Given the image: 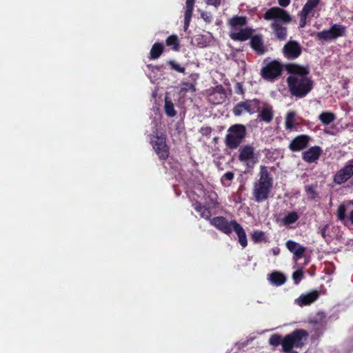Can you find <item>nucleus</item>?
Listing matches in <instances>:
<instances>
[{"instance_id": "obj_1", "label": "nucleus", "mask_w": 353, "mask_h": 353, "mask_svg": "<svg viewBox=\"0 0 353 353\" xmlns=\"http://www.w3.org/2000/svg\"><path fill=\"white\" fill-rule=\"evenodd\" d=\"M284 68L290 74L286 82L290 94L299 99L307 96L314 87V81L310 77L309 67L289 63L284 65Z\"/></svg>"}, {"instance_id": "obj_2", "label": "nucleus", "mask_w": 353, "mask_h": 353, "mask_svg": "<svg viewBox=\"0 0 353 353\" xmlns=\"http://www.w3.org/2000/svg\"><path fill=\"white\" fill-rule=\"evenodd\" d=\"M263 18L267 21L273 20L270 28L277 39L284 41L287 39L288 28L285 25L290 23L292 20L287 10L279 7H272L265 12Z\"/></svg>"}, {"instance_id": "obj_3", "label": "nucleus", "mask_w": 353, "mask_h": 353, "mask_svg": "<svg viewBox=\"0 0 353 353\" xmlns=\"http://www.w3.org/2000/svg\"><path fill=\"white\" fill-rule=\"evenodd\" d=\"M248 23L245 16L234 15L228 21L230 31L229 36L233 41H245L249 39L253 34L254 30L251 28H245Z\"/></svg>"}, {"instance_id": "obj_4", "label": "nucleus", "mask_w": 353, "mask_h": 353, "mask_svg": "<svg viewBox=\"0 0 353 353\" xmlns=\"http://www.w3.org/2000/svg\"><path fill=\"white\" fill-rule=\"evenodd\" d=\"M308 336V332L303 329H296L284 336L283 351L286 353H299L293 347L301 348Z\"/></svg>"}, {"instance_id": "obj_5", "label": "nucleus", "mask_w": 353, "mask_h": 353, "mask_svg": "<svg viewBox=\"0 0 353 353\" xmlns=\"http://www.w3.org/2000/svg\"><path fill=\"white\" fill-rule=\"evenodd\" d=\"M150 143L159 159L165 161L170 155V148L166 143V136L157 128L150 134Z\"/></svg>"}, {"instance_id": "obj_6", "label": "nucleus", "mask_w": 353, "mask_h": 353, "mask_svg": "<svg viewBox=\"0 0 353 353\" xmlns=\"http://www.w3.org/2000/svg\"><path fill=\"white\" fill-rule=\"evenodd\" d=\"M247 134V130L244 125L236 123L230 126L225 138V145L231 149H236L243 141Z\"/></svg>"}, {"instance_id": "obj_7", "label": "nucleus", "mask_w": 353, "mask_h": 353, "mask_svg": "<svg viewBox=\"0 0 353 353\" xmlns=\"http://www.w3.org/2000/svg\"><path fill=\"white\" fill-rule=\"evenodd\" d=\"M346 27L341 23L332 25L329 30H323L316 33V38L319 41H327L335 40L339 37H344Z\"/></svg>"}, {"instance_id": "obj_8", "label": "nucleus", "mask_w": 353, "mask_h": 353, "mask_svg": "<svg viewBox=\"0 0 353 353\" xmlns=\"http://www.w3.org/2000/svg\"><path fill=\"white\" fill-rule=\"evenodd\" d=\"M283 69V65L277 60L268 62L261 70L262 77L267 80H274L281 76Z\"/></svg>"}, {"instance_id": "obj_9", "label": "nucleus", "mask_w": 353, "mask_h": 353, "mask_svg": "<svg viewBox=\"0 0 353 353\" xmlns=\"http://www.w3.org/2000/svg\"><path fill=\"white\" fill-rule=\"evenodd\" d=\"M238 159L245 163L248 167H253L258 162L257 157L254 153V148L251 145L241 146L239 149Z\"/></svg>"}, {"instance_id": "obj_10", "label": "nucleus", "mask_w": 353, "mask_h": 353, "mask_svg": "<svg viewBox=\"0 0 353 353\" xmlns=\"http://www.w3.org/2000/svg\"><path fill=\"white\" fill-rule=\"evenodd\" d=\"M282 53L287 59L294 60L301 56L302 47L298 41L290 40L283 46Z\"/></svg>"}, {"instance_id": "obj_11", "label": "nucleus", "mask_w": 353, "mask_h": 353, "mask_svg": "<svg viewBox=\"0 0 353 353\" xmlns=\"http://www.w3.org/2000/svg\"><path fill=\"white\" fill-rule=\"evenodd\" d=\"M272 185L265 184L264 182H256L254 184L252 194L254 199L257 203H261L267 200L272 190Z\"/></svg>"}, {"instance_id": "obj_12", "label": "nucleus", "mask_w": 353, "mask_h": 353, "mask_svg": "<svg viewBox=\"0 0 353 353\" xmlns=\"http://www.w3.org/2000/svg\"><path fill=\"white\" fill-rule=\"evenodd\" d=\"M213 196L214 198L211 197L210 200L211 202L208 204V206H205L201 204L199 201H196L193 204V207L194 210L199 213L201 217L208 220L210 221V219H211L212 214L210 210L214 208H216L219 205V202L216 199V193L213 194Z\"/></svg>"}, {"instance_id": "obj_13", "label": "nucleus", "mask_w": 353, "mask_h": 353, "mask_svg": "<svg viewBox=\"0 0 353 353\" xmlns=\"http://www.w3.org/2000/svg\"><path fill=\"white\" fill-rule=\"evenodd\" d=\"M213 196L214 198L211 197L210 200L211 202L208 204V206H205L201 204L199 201H196L193 204V207L194 210L199 213L201 217L208 220L210 221V219H211L212 214L210 210L214 208H216L219 205V202L216 199V193L213 194Z\"/></svg>"}, {"instance_id": "obj_14", "label": "nucleus", "mask_w": 353, "mask_h": 353, "mask_svg": "<svg viewBox=\"0 0 353 353\" xmlns=\"http://www.w3.org/2000/svg\"><path fill=\"white\" fill-rule=\"evenodd\" d=\"M311 139L307 134H299L291 140L288 148L292 152H301L308 147Z\"/></svg>"}, {"instance_id": "obj_15", "label": "nucleus", "mask_w": 353, "mask_h": 353, "mask_svg": "<svg viewBox=\"0 0 353 353\" xmlns=\"http://www.w3.org/2000/svg\"><path fill=\"white\" fill-rule=\"evenodd\" d=\"M210 223L225 234L229 235L232 232L233 225L232 224V221L229 222L224 216H215L210 219Z\"/></svg>"}, {"instance_id": "obj_16", "label": "nucleus", "mask_w": 353, "mask_h": 353, "mask_svg": "<svg viewBox=\"0 0 353 353\" xmlns=\"http://www.w3.org/2000/svg\"><path fill=\"white\" fill-rule=\"evenodd\" d=\"M250 46L251 48L259 55L263 54L267 51V48L265 46L261 34H255L251 36L249 39Z\"/></svg>"}, {"instance_id": "obj_17", "label": "nucleus", "mask_w": 353, "mask_h": 353, "mask_svg": "<svg viewBox=\"0 0 353 353\" xmlns=\"http://www.w3.org/2000/svg\"><path fill=\"white\" fill-rule=\"evenodd\" d=\"M322 149L319 145L310 148L302 153V159L308 163H315L321 157Z\"/></svg>"}, {"instance_id": "obj_18", "label": "nucleus", "mask_w": 353, "mask_h": 353, "mask_svg": "<svg viewBox=\"0 0 353 353\" xmlns=\"http://www.w3.org/2000/svg\"><path fill=\"white\" fill-rule=\"evenodd\" d=\"M350 209L349 219L353 225V200H349L341 203L337 209L336 216L339 221H343L345 219V212Z\"/></svg>"}, {"instance_id": "obj_19", "label": "nucleus", "mask_w": 353, "mask_h": 353, "mask_svg": "<svg viewBox=\"0 0 353 353\" xmlns=\"http://www.w3.org/2000/svg\"><path fill=\"white\" fill-rule=\"evenodd\" d=\"M261 111L259 112L257 119L260 121L265 123H270L274 117V110L272 106L267 103H263L261 106Z\"/></svg>"}, {"instance_id": "obj_20", "label": "nucleus", "mask_w": 353, "mask_h": 353, "mask_svg": "<svg viewBox=\"0 0 353 353\" xmlns=\"http://www.w3.org/2000/svg\"><path fill=\"white\" fill-rule=\"evenodd\" d=\"M285 245L288 250L293 253L294 258L299 259L303 257L306 250L305 247L300 245L298 243L292 240H288Z\"/></svg>"}, {"instance_id": "obj_21", "label": "nucleus", "mask_w": 353, "mask_h": 353, "mask_svg": "<svg viewBox=\"0 0 353 353\" xmlns=\"http://www.w3.org/2000/svg\"><path fill=\"white\" fill-rule=\"evenodd\" d=\"M225 97L224 88L222 85H219L209 95V101L215 105L221 104L224 102Z\"/></svg>"}, {"instance_id": "obj_22", "label": "nucleus", "mask_w": 353, "mask_h": 353, "mask_svg": "<svg viewBox=\"0 0 353 353\" xmlns=\"http://www.w3.org/2000/svg\"><path fill=\"white\" fill-rule=\"evenodd\" d=\"M232 224L233 225L232 230L236 232L238 236L239 243L243 248H245L248 245V240L244 229L235 220H232Z\"/></svg>"}, {"instance_id": "obj_23", "label": "nucleus", "mask_w": 353, "mask_h": 353, "mask_svg": "<svg viewBox=\"0 0 353 353\" xmlns=\"http://www.w3.org/2000/svg\"><path fill=\"white\" fill-rule=\"evenodd\" d=\"M319 296L318 291L314 290L307 294H301L297 299L300 306L308 305L314 302Z\"/></svg>"}, {"instance_id": "obj_24", "label": "nucleus", "mask_w": 353, "mask_h": 353, "mask_svg": "<svg viewBox=\"0 0 353 353\" xmlns=\"http://www.w3.org/2000/svg\"><path fill=\"white\" fill-rule=\"evenodd\" d=\"M269 280L273 285L280 286L285 283L286 277L283 273L275 271L269 274Z\"/></svg>"}, {"instance_id": "obj_25", "label": "nucleus", "mask_w": 353, "mask_h": 353, "mask_svg": "<svg viewBox=\"0 0 353 353\" xmlns=\"http://www.w3.org/2000/svg\"><path fill=\"white\" fill-rule=\"evenodd\" d=\"M259 176V179L257 182H264L265 184L273 185V179L268 170L267 167L264 165L261 166Z\"/></svg>"}, {"instance_id": "obj_26", "label": "nucleus", "mask_w": 353, "mask_h": 353, "mask_svg": "<svg viewBox=\"0 0 353 353\" xmlns=\"http://www.w3.org/2000/svg\"><path fill=\"white\" fill-rule=\"evenodd\" d=\"M164 47L163 43L156 42L154 43L150 52V59H158L163 52Z\"/></svg>"}, {"instance_id": "obj_27", "label": "nucleus", "mask_w": 353, "mask_h": 353, "mask_svg": "<svg viewBox=\"0 0 353 353\" xmlns=\"http://www.w3.org/2000/svg\"><path fill=\"white\" fill-rule=\"evenodd\" d=\"M336 114L331 112H323L319 116V121L324 125H328L336 120Z\"/></svg>"}, {"instance_id": "obj_28", "label": "nucleus", "mask_w": 353, "mask_h": 353, "mask_svg": "<svg viewBox=\"0 0 353 353\" xmlns=\"http://www.w3.org/2000/svg\"><path fill=\"white\" fill-rule=\"evenodd\" d=\"M247 101L248 113L253 114L256 112H259L261 109V102L257 99H248Z\"/></svg>"}, {"instance_id": "obj_29", "label": "nucleus", "mask_w": 353, "mask_h": 353, "mask_svg": "<svg viewBox=\"0 0 353 353\" xmlns=\"http://www.w3.org/2000/svg\"><path fill=\"white\" fill-rule=\"evenodd\" d=\"M165 44L167 46L171 47L174 51L180 50V41L178 36L176 34L169 36L165 40Z\"/></svg>"}, {"instance_id": "obj_30", "label": "nucleus", "mask_w": 353, "mask_h": 353, "mask_svg": "<svg viewBox=\"0 0 353 353\" xmlns=\"http://www.w3.org/2000/svg\"><path fill=\"white\" fill-rule=\"evenodd\" d=\"M351 177L341 168L334 176L333 181L337 185H341L347 181Z\"/></svg>"}, {"instance_id": "obj_31", "label": "nucleus", "mask_w": 353, "mask_h": 353, "mask_svg": "<svg viewBox=\"0 0 353 353\" xmlns=\"http://www.w3.org/2000/svg\"><path fill=\"white\" fill-rule=\"evenodd\" d=\"M320 0H307L301 12L309 15L319 4Z\"/></svg>"}, {"instance_id": "obj_32", "label": "nucleus", "mask_w": 353, "mask_h": 353, "mask_svg": "<svg viewBox=\"0 0 353 353\" xmlns=\"http://www.w3.org/2000/svg\"><path fill=\"white\" fill-rule=\"evenodd\" d=\"M165 112L169 117H174L176 114V111L174 109V103L168 97L165 98Z\"/></svg>"}, {"instance_id": "obj_33", "label": "nucleus", "mask_w": 353, "mask_h": 353, "mask_svg": "<svg viewBox=\"0 0 353 353\" xmlns=\"http://www.w3.org/2000/svg\"><path fill=\"white\" fill-rule=\"evenodd\" d=\"M251 239L255 243L259 242H268V238L266 237L265 232L258 230H254L252 232Z\"/></svg>"}, {"instance_id": "obj_34", "label": "nucleus", "mask_w": 353, "mask_h": 353, "mask_svg": "<svg viewBox=\"0 0 353 353\" xmlns=\"http://www.w3.org/2000/svg\"><path fill=\"white\" fill-rule=\"evenodd\" d=\"M296 113L294 111H290L287 113L285 119V129L292 131L294 127V119Z\"/></svg>"}, {"instance_id": "obj_35", "label": "nucleus", "mask_w": 353, "mask_h": 353, "mask_svg": "<svg viewBox=\"0 0 353 353\" xmlns=\"http://www.w3.org/2000/svg\"><path fill=\"white\" fill-rule=\"evenodd\" d=\"M299 219V215L298 213L295 211H293L285 216V217L282 219V222L284 225H289L296 223Z\"/></svg>"}, {"instance_id": "obj_36", "label": "nucleus", "mask_w": 353, "mask_h": 353, "mask_svg": "<svg viewBox=\"0 0 353 353\" xmlns=\"http://www.w3.org/2000/svg\"><path fill=\"white\" fill-rule=\"evenodd\" d=\"M317 184H311L305 186V193L310 200H314L319 196V194L316 190Z\"/></svg>"}, {"instance_id": "obj_37", "label": "nucleus", "mask_w": 353, "mask_h": 353, "mask_svg": "<svg viewBox=\"0 0 353 353\" xmlns=\"http://www.w3.org/2000/svg\"><path fill=\"white\" fill-rule=\"evenodd\" d=\"M232 112L235 116H241L243 112H248L247 101L238 103L233 108Z\"/></svg>"}, {"instance_id": "obj_38", "label": "nucleus", "mask_w": 353, "mask_h": 353, "mask_svg": "<svg viewBox=\"0 0 353 353\" xmlns=\"http://www.w3.org/2000/svg\"><path fill=\"white\" fill-rule=\"evenodd\" d=\"M284 341V338H282V336L278 334H274L271 335V336L269 339V343L270 345L277 347L279 345H281L283 346V343Z\"/></svg>"}, {"instance_id": "obj_39", "label": "nucleus", "mask_w": 353, "mask_h": 353, "mask_svg": "<svg viewBox=\"0 0 353 353\" xmlns=\"http://www.w3.org/2000/svg\"><path fill=\"white\" fill-rule=\"evenodd\" d=\"M167 64L169 65L170 68L172 70L176 71L179 73H185V68L181 66L179 63H178L174 60H170L167 61Z\"/></svg>"}, {"instance_id": "obj_40", "label": "nucleus", "mask_w": 353, "mask_h": 353, "mask_svg": "<svg viewBox=\"0 0 353 353\" xmlns=\"http://www.w3.org/2000/svg\"><path fill=\"white\" fill-rule=\"evenodd\" d=\"M342 169L348 174V176L352 177L353 176V159L350 160L342 168Z\"/></svg>"}, {"instance_id": "obj_41", "label": "nucleus", "mask_w": 353, "mask_h": 353, "mask_svg": "<svg viewBox=\"0 0 353 353\" xmlns=\"http://www.w3.org/2000/svg\"><path fill=\"white\" fill-rule=\"evenodd\" d=\"M234 177V174L232 172H227L221 177V182L225 185H229L230 183H228V184H225V181H227L228 182H230L232 180H233Z\"/></svg>"}, {"instance_id": "obj_42", "label": "nucleus", "mask_w": 353, "mask_h": 353, "mask_svg": "<svg viewBox=\"0 0 353 353\" xmlns=\"http://www.w3.org/2000/svg\"><path fill=\"white\" fill-rule=\"evenodd\" d=\"M303 277V272L301 269L297 270L292 274V279L296 284H298Z\"/></svg>"}, {"instance_id": "obj_43", "label": "nucleus", "mask_w": 353, "mask_h": 353, "mask_svg": "<svg viewBox=\"0 0 353 353\" xmlns=\"http://www.w3.org/2000/svg\"><path fill=\"white\" fill-rule=\"evenodd\" d=\"M212 129L210 126L204 125L200 129V132L203 136L210 137L212 133Z\"/></svg>"}, {"instance_id": "obj_44", "label": "nucleus", "mask_w": 353, "mask_h": 353, "mask_svg": "<svg viewBox=\"0 0 353 353\" xmlns=\"http://www.w3.org/2000/svg\"><path fill=\"white\" fill-rule=\"evenodd\" d=\"M195 0H186V13H193Z\"/></svg>"}, {"instance_id": "obj_45", "label": "nucleus", "mask_w": 353, "mask_h": 353, "mask_svg": "<svg viewBox=\"0 0 353 353\" xmlns=\"http://www.w3.org/2000/svg\"><path fill=\"white\" fill-rule=\"evenodd\" d=\"M309 15H307L305 14H303L300 12L299 17H300V21H299V27L300 28H304L306 26L307 23V19Z\"/></svg>"}, {"instance_id": "obj_46", "label": "nucleus", "mask_w": 353, "mask_h": 353, "mask_svg": "<svg viewBox=\"0 0 353 353\" xmlns=\"http://www.w3.org/2000/svg\"><path fill=\"white\" fill-rule=\"evenodd\" d=\"M234 91H235V93L237 94H243L245 91H244L243 83H240V82H237L234 85Z\"/></svg>"}, {"instance_id": "obj_47", "label": "nucleus", "mask_w": 353, "mask_h": 353, "mask_svg": "<svg viewBox=\"0 0 353 353\" xmlns=\"http://www.w3.org/2000/svg\"><path fill=\"white\" fill-rule=\"evenodd\" d=\"M192 14L185 12L184 14V28L186 29L190 23Z\"/></svg>"}, {"instance_id": "obj_48", "label": "nucleus", "mask_w": 353, "mask_h": 353, "mask_svg": "<svg viewBox=\"0 0 353 353\" xmlns=\"http://www.w3.org/2000/svg\"><path fill=\"white\" fill-rule=\"evenodd\" d=\"M201 17L207 23H210L211 21H212V16H211V14L208 13V12H203L201 14Z\"/></svg>"}, {"instance_id": "obj_49", "label": "nucleus", "mask_w": 353, "mask_h": 353, "mask_svg": "<svg viewBox=\"0 0 353 353\" xmlns=\"http://www.w3.org/2000/svg\"><path fill=\"white\" fill-rule=\"evenodd\" d=\"M329 228V225L327 224L323 225L322 228H320V234L321 236L326 240V237L327 236V230Z\"/></svg>"}, {"instance_id": "obj_50", "label": "nucleus", "mask_w": 353, "mask_h": 353, "mask_svg": "<svg viewBox=\"0 0 353 353\" xmlns=\"http://www.w3.org/2000/svg\"><path fill=\"white\" fill-rule=\"evenodd\" d=\"M206 2L208 5H212L215 7H217L221 5V0H206Z\"/></svg>"}, {"instance_id": "obj_51", "label": "nucleus", "mask_w": 353, "mask_h": 353, "mask_svg": "<svg viewBox=\"0 0 353 353\" xmlns=\"http://www.w3.org/2000/svg\"><path fill=\"white\" fill-rule=\"evenodd\" d=\"M291 0H278L279 4L282 7H287L290 5Z\"/></svg>"}, {"instance_id": "obj_52", "label": "nucleus", "mask_w": 353, "mask_h": 353, "mask_svg": "<svg viewBox=\"0 0 353 353\" xmlns=\"http://www.w3.org/2000/svg\"><path fill=\"white\" fill-rule=\"evenodd\" d=\"M279 252H280V249L279 248H272V252L274 254V255H278L279 254Z\"/></svg>"}, {"instance_id": "obj_53", "label": "nucleus", "mask_w": 353, "mask_h": 353, "mask_svg": "<svg viewBox=\"0 0 353 353\" xmlns=\"http://www.w3.org/2000/svg\"><path fill=\"white\" fill-rule=\"evenodd\" d=\"M163 68V65L156 66L157 70H161Z\"/></svg>"}, {"instance_id": "obj_54", "label": "nucleus", "mask_w": 353, "mask_h": 353, "mask_svg": "<svg viewBox=\"0 0 353 353\" xmlns=\"http://www.w3.org/2000/svg\"><path fill=\"white\" fill-rule=\"evenodd\" d=\"M198 45H199V46H200V47H203V46H205V45L201 44V43H198Z\"/></svg>"}, {"instance_id": "obj_55", "label": "nucleus", "mask_w": 353, "mask_h": 353, "mask_svg": "<svg viewBox=\"0 0 353 353\" xmlns=\"http://www.w3.org/2000/svg\"><path fill=\"white\" fill-rule=\"evenodd\" d=\"M325 132L327 133V134H330V131L326 130H325Z\"/></svg>"}]
</instances>
